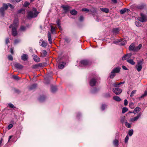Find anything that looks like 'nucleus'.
<instances>
[{
  "instance_id": "nucleus-1",
  "label": "nucleus",
  "mask_w": 147,
  "mask_h": 147,
  "mask_svg": "<svg viewBox=\"0 0 147 147\" xmlns=\"http://www.w3.org/2000/svg\"><path fill=\"white\" fill-rule=\"evenodd\" d=\"M32 10L34 12V13L32 11L28 12L27 17L28 18H35L37 17L39 13L37 11V9L35 7L33 8Z\"/></svg>"
},
{
  "instance_id": "nucleus-2",
  "label": "nucleus",
  "mask_w": 147,
  "mask_h": 147,
  "mask_svg": "<svg viewBox=\"0 0 147 147\" xmlns=\"http://www.w3.org/2000/svg\"><path fill=\"white\" fill-rule=\"evenodd\" d=\"M92 62L91 61L88 59H84L80 61L79 65L81 67L90 66L92 65Z\"/></svg>"
},
{
  "instance_id": "nucleus-3",
  "label": "nucleus",
  "mask_w": 147,
  "mask_h": 147,
  "mask_svg": "<svg viewBox=\"0 0 147 147\" xmlns=\"http://www.w3.org/2000/svg\"><path fill=\"white\" fill-rule=\"evenodd\" d=\"M142 47V45L139 44L138 46L135 47V44L132 43L129 47L128 49L130 51H132L134 52H138L140 50Z\"/></svg>"
},
{
  "instance_id": "nucleus-4",
  "label": "nucleus",
  "mask_w": 147,
  "mask_h": 147,
  "mask_svg": "<svg viewBox=\"0 0 147 147\" xmlns=\"http://www.w3.org/2000/svg\"><path fill=\"white\" fill-rule=\"evenodd\" d=\"M120 69L121 67L119 66L114 68L110 74L109 78L111 79H113L116 75V73H119Z\"/></svg>"
},
{
  "instance_id": "nucleus-5",
  "label": "nucleus",
  "mask_w": 147,
  "mask_h": 147,
  "mask_svg": "<svg viewBox=\"0 0 147 147\" xmlns=\"http://www.w3.org/2000/svg\"><path fill=\"white\" fill-rule=\"evenodd\" d=\"M19 24V20L18 18H15L12 24H11L9 27V28H17Z\"/></svg>"
},
{
  "instance_id": "nucleus-6",
  "label": "nucleus",
  "mask_w": 147,
  "mask_h": 147,
  "mask_svg": "<svg viewBox=\"0 0 147 147\" xmlns=\"http://www.w3.org/2000/svg\"><path fill=\"white\" fill-rule=\"evenodd\" d=\"M8 6L7 4L4 3L3 6L0 8V13L2 17H4L5 14V11L7 9Z\"/></svg>"
},
{
  "instance_id": "nucleus-7",
  "label": "nucleus",
  "mask_w": 147,
  "mask_h": 147,
  "mask_svg": "<svg viewBox=\"0 0 147 147\" xmlns=\"http://www.w3.org/2000/svg\"><path fill=\"white\" fill-rule=\"evenodd\" d=\"M144 60L142 59L138 62L137 64L135 66V67L137 69V71L139 72L141 70L142 68V65L143 63Z\"/></svg>"
},
{
  "instance_id": "nucleus-8",
  "label": "nucleus",
  "mask_w": 147,
  "mask_h": 147,
  "mask_svg": "<svg viewBox=\"0 0 147 147\" xmlns=\"http://www.w3.org/2000/svg\"><path fill=\"white\" fill-rule=\"evenodd\" d=\"M97 82V78L96 77H93L91 78L90 80L89 85L92 87L94 86H96Z\"/></svg>"
},
{
  "instance_id": "nucleus-9",
  "label": "nucleus",
  "mask_w": 147,
  "mask_h": 147,
  "mask_svg": "<svg viewBox=\"0 0 147 147\" xmlns=\"http://www.w3.org/2000/svg\"><path fill=\"white\" fill-rule=\"evenodd\" d=\"M141 17L138 18V20L141 22H145L147 21L146 16L142 13H140Z\"/></svg>"
},
{
  "instance_id": "nucleus-10",
  "label": "nucleus",
  "mask_w": 147,
  "mask_h": 147,
  "mask_svg": "<svg viewBox=\"0 0 147 147\" xmlns=\"http://www.w3.org/2000/svg\"><path fill=\"white\" fill-rule=\"evenodd\" d=\"M61 7L63 9L62 10H63V13H66L69 12L70 7L68 5H63L61 6Z\"/></svg>"
},
{
  "instance_id": "nucleus-11",
  "label": "nucleus",
  "mask_w": 147,
  "mask_h": 147,
  "mask_svg": "<svg viewBox=\"0 0 147 147\" xmlns=\"http://www.w3.org/2000/svg\"><path fill=\"white\" fill-rule=\"evenodd\" d=\"M112 91L114 93L117 95L120 94L122 92L121 89L118 88H113Z\"/></svg>"
},
{
  "instance_id": "nucleus-12",
  "label": "nucleus",
  "mask_w": 147,
  "mask_h": 147,
  "mask_svg": "<svg viewBox=\"0 0 147 147\" xmlns=\"http://www.w3.org/2000/svg\"><path fill=\"white\" fill-rule=\"evenodd\" d=\"M146 4L144 3H141L135 6V8L139 9H143L146 6Z\"/></svg>"
},
{
  "instance_id": "nucleus-13",
  "label": "nucleus",
  "mask_w": 147,
  "mask_h": 147,
  "mask_svg": "<svg viewBox=\"0 0 147 147\" xmlns=\"http://www.w3.org/2000/svg\"><path fill=\"white\" fill-rule=\"evenodd\" d=\"M13 65L17 69H22L24 67V66L18 63H15Z\"/></svg>"
},
{
  "instance_id": "nucleus-14",
  "label": "nucleus",
  "mask_w": 147,
  "mask_h": 147,
  "mask_svg": "<svg viewBox=\"0 0 147 147\" xmlns=\"http://www.w3.org/2000/svg\"><path fill=\"white\" fill-rule=\"evenodd\" d=\"M142 115V113L140 112L134 118H131L130 119V121H135L138 120L139 118Z\"/></svg>"
},
{
  "instance_id": "nucleus-15",
  "label": "nucleus",
  "mask_w": 147,
  "mask_h": 147,
  "mask_svg": "<svg viewBox=\"0 0 147 147\" xmlns=\"http://www.w3.org/2000/svg\"><path fill=\"white\" fill-rule=\"evenodd\" d=\"M17 28H12V34L13 36H16L18 34L17 31Z\"/></svg>"
},
{
  "instance_id": "nucleus-16",
  "label": "nucleus",
  "mask_w": 147,
  "mask_h": 147,
  "mask_svg": "<svg viewBox=\"0 0 147 147\" xmlns=\"http://www.w3.org/2000/svg\"><path fill=\"white\" fill-rule=\"evenodd\" d=\"M18 121V119H17V116L16 115L14 114V118L10 122L11 123H12L13 124H16Z\"/></svg>"
},
{
  "instance_id": "nucleus-17",
  "label": "nucleus",
  "mask_w": 147,
  "mask_h": 147,
  "mask_svg": "<svg viewBox=\"0 0 147 147\" xmlns=\"http://www.w3.org/2000/svg\"><path fill=\"white\" fill-rule=\"evenodd\" d=\"M65 65V63L63 62L61 63H59L58 64V67L59 69H62L63 68Z\"/></svg>"
},
{
  "instance_id": "nucleus-18",
  "label": "nucleus",
  "mask_w": 147,
  "mask_h": 147,
  "mask_svg": "<svg viewBox=\"0 0 147 147\" xmlns=\"http://www.w3.org/2000/svg\"><path fill=\"white\" fill-rule=\"evenodd\" d=\"M28 58V55L25 54H23L21 57V59L24 61H27Z\"/></svg>"
},
{
  "instance_id": "nucleus-19",
  "label": "nucleus",
  "mask_w": 147,
  "mask_h": 147,
  "mask_svg": "<svg viewBox=\"0 0 147 147\" xmlns=\"http://www.w3.org/2000/svg\"><path fill=\"white\" fill-rule=\"evenodd\" d=\"M119 140L115 138V139L113 140V143L115 146L118 147L119 145Z\"/></svg>"
},
{
  "instance_id": "nucleus-20",
  "label": "nucleus",
  "mask_w": 147,
  "mask_h": 147,
  "mask_svg": "<svg viewBox=\"0 0 147 147\" xmlns=\"http://www.w3.org/2000/svg\"><path fill=\"white\" fill-rule=\"evenodd\" d=\"M46 98V97L45 95H41L40 96L39 98H38V100L42 102L45 100Z\"/></svg>"
},
{
  "instance_id": "nucleus-21",
  "label": "nucleus",
  "mask_w": 147,
  "mask_h": 147,
  "mask_svg": "<svg viewBox=\"0 0 147 147\" xmlns=\"http://www.w3.org/2000/svg\"><path fill=\"white\" fill-rule=\"evenodd\" d=\"M51 91L53 93H55L57 90L56 86L52 85L51 87Z\"/></svg>"
},
{
  "instance_id": "nucleus-22",
  "label": "nucleus",
  "mask_w": 147,
  "mask_h": 147,
  "mask_svg": "<svg viewBox=\"0 0 147 147\" xmlns=\"http://www.w3.org/2000/svg\"><path fill=\"white\" fill-rule=\"evenodd\" d=\"M99 90V88H97L96 87H94L90 91V92L92 94H95Z\"/></svg>"
},
{
  "instance_id": "nucleus-23",
  "label": "nucleus",
  "mask_w": 147,
  "mask_h": 147,
  "mask_svg": "<svg viewBox=\"0 0 147 147\" xmlns=\"http://www.w3.org/2000/svg\"><path fill=\"white\" fill-rule=\"evenodd\" d=\"M48 38L49 43L51 44L52 43L51 34L49 32L48 33Z\"/></svg>"
},
{
  "instance_id": "nucleus-24",
  "label": "nucleus",
  "mask_w": 147,
  "mask_h": 147,
  "mask_svg": "<svg viewBox=\"0 0 147 147\" xmlns=\"http://www.w3.org/2000/svg\"><path fill=\"white\" fill-rule=\"evenodd\" d=\"M70 13L73 15H76L78 13V11L75 9H73L70 10Z\"/></svg>"
},
{
  "instance_id": "nucleus-25",
  "label": "nucleus",
  "mask_w": 147,
  "mask_h": 147,
  "mask_svg": "<svg viewBox=\"0 0 147 147\" xmlns=\"http://www.w3.org/2000/svg\"><path fill=\"white\" fill-rule=\"evenodd\" d=\"M33 59L36 62H39L40 61V58L38 56L36 55H35L34 56H33Z\"/></svg>"
},
{
  "instance_id": "nucleus-26",
  "label": "nucleus",
  "mask_w": 147,
  "mask_h": 147,
  "mask_svg": "<svg viewBox=\"0 0 147 147\" xmlns=\"http://www.w3.org/2000/svg\"><path fill=\"white\" fill-rule=\"evenodd\" d=\"M37 84H32L29 88V89L30 90H31L36 88L37 86Z\"/></svg>"
},
{
  "instance_id": "nucleus-27",
  "label": "nucleus",
  "mask_w": 147,
  "mask_h": 147,
  "mask_svg": "<svg viewBox=\"0 0 147 147\" xmlns=\"http://www.w3.org/2000/svg\"><path fill=\"white\" fill-rule=\"evenodd\" d=\"M129 11V9L126 8H124L123 9H121L120 11V13L122 14L124 13L125 12H128Z\"/></svg>"
},
{
  "instance_id": "nucleus-28",
  "label": "nucleus",
  "mask_w": 147,
  "mask_h": 147,
  "mask_svg": "<svg viewBox=\"0 0 147 147\" xmlns=\"http://www.w3.org/2000/svg\"><path fill=\"white\" fill-rule=\"evenodd\" d=\"M47 54V51L45 50H43L42 51V53H41V56L43 57H46Z\"/></svg>"
},
{
  "instance_id": "nucleus-29",
  "label": "nucleus",
  "mask_w": 147,
  "mask_h": 147,
  "mask_svg": "<svg viewBox=\"0 0 147 147\" xmlns=\"http://www.w3.org/2000/svg\"><path fill=\"white\" fill-rule=\"evenodd\" d=\"M113 34H117L119 33V29L118 28H114L113 29Z\"/></svg>"
},
{
  "instance_id": "nucleus-30",
  "label": "nucleus",
  "mask_w": 147,
  "mask_h": 147,
  "mask_svg": "<svg viewBox=\"0 0 147 147\" xmlns=\"http://www.w3.org/2000/svg\"><path fill=\"white\" fill-rule=\"evenodd\" d=\"M40 41H42V43L41 44V46L44 47H46L47 45V43L45 41H42V40H40ZM41 42H40V43H41Z\"/></svg>"
},
{
  "instance_id": "nucleus-31",
  "label": "nucleus",
  "mask_w": 147,
  "mask_h": 147,
  "mask_svg": "<svg viewBox=\"0 0 147 147\" xmlns=\"http://www.w3.org/2000/svg\"><path fill=\"white\" fill-rule=\"evenodd\" d=\"M100 9L101 11L106 13H108L109 12V9L107 8H100Z\"/></svg>"
},
{
  "instance_id": "nucleus-32",
  "label": "nucleus",
  "mask_w": 147,
  "mask_h": 147,
  "mask_svg": "<svg viewBox=\"0 0 147 147\" xmlns=\"http://www.w3.org/2000/svg\"><path fill=\"white\" fill-rule=\"evenodd\" d=\"M113 99L117 101H120L121 100V99L120 98L117 96H113Z\"/></svg>"
},
{
  "instance_id": "nucleus-33",
  "label": "nucleus",
  "mask_w": 147,
  "mask_h": 147,
  "mask_svg": "<svg viewBox=\"0 0 147 147\" xmlns=\"http://www.w3.org/2000/svg\"><path fill=\"white\" fill-rule=\"evenodd\" d=\"M140 108L138 107H137L134 111V113L135 114L138 113L140 111Z\"/></svg>"
},
{
  "instance_id": "nucleus-34",
  "label": "nucleus",
  "mask_w": 147,
  "mask_h": 147,
  "mask_svg": "<svg viewBox=\"0 0 147 147\" xmlns=\"http://www.w3.org/2000/svg\"><path fill=\"white\" fill-rule=\"evenodd\" d=\"M147 95V91H146L141 96L139 97V99L140 100L141 98H144Z\"/></svg>"
},
{
  "instance_id": "nucleus-35",
  "label": "nucleus",
  "mask_w": 147,
  "mask_h": 147,
  "mask_svg": "<svg viewBox=\"0 0 147 147\" xmlns=\"http://www.w3.org/2000/svg\"><path fill=\"white\" fill-rule=\"evenodd\" d=\"M127 62L132 65H134L135 63L133 59H129L127 60Z\"/></svg>"
},
{
  "instance_id": "nucleus-36",
  "label": "nucleus",
  "mask_w": 147,
  "mask_h": 147,
  "mask_svg": "<svg viewBox=\"0 0 147 147\" xmlns=\"http://www.w3.org/2000/svg\"><path fill=\"white\" fill-rule=\"evenodd\" d=\"M47 63H38L39 67H43L45 66Z\"/></svg>"
},
{
  "instance_id": "nucleus-37",
  "label": "nucleus",
  "mask_w": 147,
  "mask_h": 147,
  "mask_svg": "<svg viewBox=\"0 0 147 147\" xmlns=\"http://www.w3.org/2000/svg\"><path fill=\"white\" fill-rule=\"evenodd\" d=\"M26 29V26H21L20 28V30L21 31H25Z\"/></svg>"
},
{
  "instance_id": "nucleus-38",
  "label": "nucleus",
  "mask_w": 147,
  "mask_h": 147,
  "mask_svg": "<svg viewBox=\"0 0 147 147\" xmlns=\"http://www.w3.org/2000/svg\"><path fill=\"white\" fill-rule=\"evenodd\" d=\"M8 105L9 106V107L10 108H13V109H15L16 108V107L14 106L11 103H9L8 104Z\"/></svg>"
},
{
  "instance_id": "nucleus-39",
  "label": "nucleus",
  "mask_w": 147,
  "mask_h": 147,
  "mask_svg": "<svg viewBox=\"0 0 147 147\" xmlns=\"http://www.w3.org/2000/svg\"><path fill=\"white\" fill-rule=\"evenodd\" d=\"M64 39L65 41L67 43H69L71 40V39L68 38L67 37H65L64 38Z\"/></svg>"
},
{
  "instance_id": "nucleus-40",
  "label": "nucleus",
  "mask_w": 147,
  "mask_h": 147,
  "mask_svg": "<svg viewBox=\"0 0 147 147\" xmlns=\"http://www.w3.org/2000/svg\"><path fill=\"white\" fill-rule=\"evenodd\" d=\"M135 24L137 27L141 26H142V24L139 21H136Z\"/></svg>"
},
{
  "instance_id": "nucleus-41",
  "label": "nucleus",
  "mask_w": 147,
  "mask_h": 147,
  "mask_svg": "<svg viewBox=\"0 0 147 147\" xmlns=\"http://www.w3.org/2000/svg\"><path fill=\"white\" fill-rule=\"evenodd\" d=\"M18 13H22V14H24L25 13V10L22 9H21L18 11Z\"/></svg>"
},
{
  "instance_id": "nucleus-42",
  "label": "nucleus",
  "mask_w": 147,
  "mask_h": 147,
  "mask_svg": "<svg viewBox=\"0 0 147 147\" xmlns=\"http://www.w3.org/2000/svg\"><path fill=\"white\" fill-rule=\"evenodd\" d=\"M107 105L105 104H103L102 105L101 109L102 111L104 110L105 108L107 107Z\"/></svg>"
},
{
  "instance_id": "nucleus-43",
  "label": "nucleus",
  "mask_w": 147,
  "mask_h": 147,
  "mask_svg": "<svg viewBox=\"0 0 147 147\" xmlns=\"http://www.w3.org/2000/svg\"><path fill=\"white\" fill-rule=\"evenodd\" d=\"M104 96L105 98H107L110 97L111 96L110 93L109 92H108L105 93L104 95Z\"/></svg>"
},
{
  "instance_id": "nucleus-44",
  "label": "nucleus",
  "mask_w": 147,
  "mask_h": 147,
  "mask_svg": "<svg viewBox=\"0 0 147 147\" xmlns=\"http://www.w3.org/2000/svg\"><path fill=\"white\" fill-rule=\"evenodd\" d=\"M128 109L126 107H124L122 109V112L123 113H124L128 111Z\"/></svg>"
},
{
  "instance_id": "nucleus-45",
  "label": "nucleus",
  "mask_w": 147,
  "mask_h": 147,
  "mask_svg": "<svg viewBox=\"0 0 147 147\" xmlns=\"http://www.w3.org/2000/svg\"><path fill=\"white\" fill-rule=\"evenodd\" d=\"M55 28L52 26H51V32L52 34H54L55 32Z\"/></svg>"
},
{
  "instance_id": "nucleus-46",
  "label": "nucleus",
  "mask_w": 147,
  "mask_h": 147,
  "mask_svg": "<svg viewBox=\"0 0 147 147\" xmlns=\"http://www.w3.org/2000/svg\"><path fill=\"white\" fill-rule=\"evenodd\" d=\"M134 104L132 102H131L129 103V107L132 109H133L134 108Z\"/></svg>"
},
{
  "instance_id": "nucleus-47",
  "label": "nucleus",
  "mask_w": 147,
  "mask_h": 147,
  "mask_svg": "<svg viewBox=\"0 0 147 147\" xmlns=\"http://www.w3.org/2000/svg\"><path fill=\"white\" fill-rule=\"evenodd\" d=\"M136 90H133L131 93L130 97H132L134 96V94L136 93Z\"/></svg>"
},
{
  "instance_id": "nucleus-48",
  "label": "nucleus",
  "mask_w": 147,
  "mask_h": 147,
  "mask_svg": "<svg viewBox=\"0 0 147 147\" xmlns=\"http://www.w3.org/2000/svg\"><path fill=\"white\" fill-rule=\"evenodd\" d=\"M12 77L13 79L16 80H19L20 79V78L18 76L14 75H13Z\"/></svg>"
},
{
  "instance_id": "nucleus-49",
  "label": "nucleus",
  "mask_w": 147,
  "mask_h": 147,
  "mask_svg": "<svg viewBox=\"0 0 147 147\" xmlns=\"http://www.w3.org/2000/svg\"><path fill=\"white\" fill-rule=\"evenodd\" d=\"M125 125L128 128H130L131 127L130 124L127 122L125 123Z\"/></svg>"
},
{
  "instance_id": "nucleus-50",
  "label": "nucleus",
  "mask_w": 147,
  "mask_h": 147,
  "mask_svg": "<svg viewBox=\"0 0 147 147\" xmlns=\"http://www.w3.org/2000/svg\"><path fill=\"white\" fill-rule=\"evenodd\" d=\"M8 59L9 60L11 61H12L13 60V57L11 55H8Z\"/></svg>"
},
{
  "instance_id": "nucleus-51",
  "label": "nucleus",
  "mask_w": 147,
  "mask_h": 147,
  "mask_svg": "<svg viewBox=\"0 0 147 147\" xmlns=\"http://www.w3.org/2000/svg\"><path fill=\"white\" fill-rule=\"evenodd\" d=\"M30 4V3L29 2L25 1L24 4V6L25 7H28L29 5Z\"/></svg>"
},
{
  "instance_id": "nucleus-52",
  "label": "nucleus",
  "mask_w": 147,
  "mask_h": 147,
  "mask_svg": "<svg viewBox=\"0 0 147 147\" xmlns=\"http://www.w3.org/2000/svg\"><path fill=\"white\" fill-rule=\"evenodd\" d=\"M133 133V131L132 129H131L129 130L128 134L129 136H131Z\"/></svg>"
},
{
  "instance_id": "nucleus-53",
  "label": "nucleus",
  "mask_w": 147,
  "mask_h": 147,
  "mask_svg": "<svg viewBox=\"0 0 147 147\" xmlns=\"http://www.w3.org/2000/svg\"><path fill=\"white\" fill-rule=\"evenodd\" d=\"M32 67L33 69H36L37 68H38L39 67L38 63L33 65Z\"/></svg>"
},
{
  "instance_id": "nucleus-54",
  "label": "nucleus",
  "mask_w": 147,
  "mask_h": 147,
  "mask_svg": "<svg viewBox=\"0 0 147 147\" xmlns=\"http://www.w3.org/2000/svg\"><path fill=\"white\" fill-rule=\"evenodd\" d=\"M81 116V114L80 113H77L76 117L78 118L79 119Z\"/></svg>"
},
{
  "instance_id": "nucleus-55",
  "label": "nucleus",
  "mask_w": 147,
  "mask_h": 147,
  "mask_svg": "<svg viewBox=\"0 0 147 147\" xmlns=\"http://www.w3.org/2000/svg\"><path fill=\"white\" fill-rule=\"evenodd\" d=\"M13 124L11 123V124H10L9 125H8V127H7V129H10L13 127Z\"/></svg>"
},
{
  "instance_id": "nucleus-56",
  "label": "nucleus",
  "mask_w": 147,
  "mask_h": 147,
  "mask_svg": "<svg viewBox=\"0 0 147 147\" xmlns=\"http://www.w3.org/2000/svg\"><path fill=\"white\" fill-rule=\"evenodd\" d=\"M82 11H87L88 12L89 10L88 9L86 8H83L82 9Z\"/></svg>"
},
{
  "instance_id": "nucleus-57",
  "label": "nucleus",
  "mask_w": 147,
  "mask_h": 147,
  "mask_svg": "<svg viewBox=\"0 0 147 147\" xmlns=\"http://www.w3.org/2000/svg\"><path fill=\"white\" fill-rule=\"evenodd\" d=\"M84 20V17L82 16H80L79 18V20L80 22H82Z\"/></svg>"
},
{
  "instance_id": "nucleus-58",
  "label": "nucleus",
  "mask_w": 147,
  "mask_h": 147,
  "mask_svg": "<svg viewBox=\"0 0 147 147\" xmlns=\"http://www.w3.org/2000/svg\"><path fill=\"white\" fill-rule=\"evenodd\" d=\"M129 139V137L128 135H127L125 139V143H127Z\"/></svg>"
},
{
  "instance_id": "nucleus-59",
  "label": "nucleus",
  "mask_w": 147,
  "mask_h": 147,
  "mask_svg": "<svg viewBox=\"0 0 147 147\" xmlns=\"http://www.w3.org/2000/svg\"><path fill=\"white\" fill-rule=\"evenodd\" d=\"M113 86L114 87H117V88H119L120 87V86H119L118 85V83H114L113 84Z\"/></svg>"
},
{
  "instance_id": "nucleus-60",
  "label": "nucleus",
  "mask_w": 147,
  "mask_h": 147,
  "mask_svg": "<svg viewBox=\"0 0 147 147\" xmlns=\"http://www.w3.org/2000/svg\"><path fill=\"white\" fill-rule=\"evenodd\" d=\"M9 43V38H7L5 39V43L6 44H8Z\"/></svg>"
},
{
  "instance_id": "nucleus-61",
  "label": "nucleus",
  "mask_w": 147,
  "mask_h": 147,
  "mask_svg": "<svg viewBox=\"0 0 147 147\" xmlns=\"http://www.w3.org/2000/svg\"><path fill=\"white\" fill-rule=\"evenodd\" d=\"M125 117L124 116L121 118L120 121L121 123H123L124 122Z\"/></svg>"
},
{
  "instance_id": "nucleus-62",
  "label": "nucleus",
  "mask_w": 147,
  "mask_h": 147,
  "mask_svg": "<svg viewBox=\"0 0 147 147\" xmlns=\"http://www.w3.org/2000/svg\"><path fill=\"white\" fill-rule=\"evenodd\" d=\"M127 57V55H125L122 57V60L123 61L125 60L126 59V57Z\"/></svg>"
},
{
  "instance_id": "nucleus-63",
  "label": "nucleus",
  "mask_w": 147,
  "mask_h": 147,
  "mask_svg": "<svg viewBox=\"0 0 147 147\" xmlns=\"http://www.w3.org/2000/svg\"><path fill=\"white\" fill-rule=\"evenodd\" d=\"M60 22H61L60 20L59 19H58L56 21V23H57V25H58L59 24H61Z\"/></svg>"
},
{
  "instance_id": "nucleus-64",
  "label": "nucleus",
  "mask_w": 147,
  "mask_h": 147,
  "mask_svg": "<svg viewBox=\"0 0 147 147\" xmlns=\"http://www.w3.org/2000/svg\"><path fill=\"white\" fill-rule=\"evenodd\" d=\"M15 92L18 94H19L20 92V91L18 89H14Z\"/></svg>"
}]
</instances>
